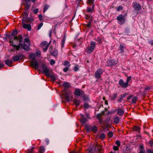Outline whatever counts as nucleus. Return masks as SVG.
I'll use <instances>...</instances> for the list:
<instances>
[{"instance_id": "nucleus-57", "label": "nucleus", "mask_w": 153, "mask_h": 153, "mask_svg": "<svg viewBox=\"0 0 153 153\" xmlns=\"http://www.w3.org/2000/svg\"><path fill=\"white\" fill-rule=\"evenodd\" d=\"M113 149L114 151H117L119 149V148L117 146H114L113 147Z\"/></svg>"}, {"instance_id": "nucleus-13", "label": "nucleus", "mask_w": 153, "mask_h": 153, "mask_svg": "<svg viewBox=\"0 0 153 153\" xmlns=\"http://www.w3.org/2000/svg\"><path fill=\"white\" fill-rule=\"evenodd\" d=\"M87 150L88 153H95V152H96L94 144L89 147L87 149Z\"/></svg>"}, {"instance_id": "nucleus-36", "label": "nucleus", "mask_w": 153, "mask_h": 153, "mask_svg": "<svg viewBox=\"0 0 153 153\" xmlns=\"http://www.w3.org/2000/svg\"><path fill=\"white\" fill-rule=\"evenodd\" d=\"M64 65L66 66V67H69L70 66V64L68 61H66L64 63Z\"/></svg>"}, {"instance_id": "nucleus-6", "label": "nucleus", "mask_w": 153, "mask_h": 153, "mask_svg": "<svg viewBox=\"0 0 153 153\" xmlns=\"http://www.w3.org/2000/svg\"><path fill=\"white\" fill-rule=\"evenodd\" d=\"M62 94L64 96L65 98L67 101H69L70 97L71 91H67L65 88H64Z\"/></svg>"}, {"instance_id": "nucleus-59", "label": "nucleus", "mask_w": 153, "mask_h": 153, "mask_svg": "<svg viewBox=\"0 0 153 153\" xmlns=\"http://www.w3.org/2000/svg\"><path fill=\"white\" fill-rule=\"evenodd\" d=\"M120 142L119 140H117L116 142V144L118 146H120Z\"/></svg>"}, {"instance_id": "nucleus-60", "label": "nucleus", "mask_w": 153, "mask_h": 153, "mask_svg": "<svg viewBox=\"0 0 153 153\" xmlns=\"http://www.w3.org/2000/svg\"><path fill=\"white\" fill-rule=\"evenodd\" d=\"M25 42H26L27 43H28L29 44V39L28 38H26L25 39Z\"/></svg>"}, {"instance_id": "nucleus-53", "label": "nucleus", "mask_w": 153, "mask_h": 153, "mask_svg": "<svg viewBox=\"0 0 153 153\" xmlns=\"http://www.w3.org/2000/svg\"><path fill=\"white\" fill-rule=\"evenodd\" d=\"M79 69V66L78 65H77L75 66L74 68V71H76L78 70Z\"/></svg>"}, {"instance_id": "nucleus-47", "label": "nucleus", "mask_w": 153, "mask_h": 153, "mask_svg": "<svg viewBox=\"0 0 153 153\" xmlns=\"http://www.w3.org/2000/svg\"><path fill=\"white\" fill-rule=\"evenodd\" d=\"M113 135V132L111 131H110L108 133V136L109 138H111Z\"/></svg>"}, {"instance_id": "nucleus-20", "label": "nucleus", "mask_w": 153, "mask_h": 153, "mask_svg": "<svg viewBox=\"0 0 153 153\" xmlns=\"http://www.w3.org/2000/svg\"><path fill=\"white\" fill-rule=\"evenodd\" d=\"M118 95V93H113L110 96V97L111 98V100H115L117 98Z\"/></svg>"}, {"instance_id": "nucleus-48", "label": "nucleus", "mask_w": 153, "mask_h": 153, "mask_svg": "<svg viewBox=\"0 0 153 153\" xmlns=\"http://www.w3.org/2000/svg\"><path fill=\"white\" fill-rule=\"evenodd\" d=\"M55 63V60L53 59H51L50 60V63L51 65H53Z\"/></svg>"}, {"instance_id": "nucleus-40", "label": "nucleus", "mask_w": 153, "mask_h": 153, "mask_svg": "<svg viewBox=\"0 0 153 153\" xmlns=\"http://www.w3.org/2000/svg\"><path fill=\"white\" fill-rule=\"evenodd\" d=\"M133 129L134 131H138L140 130V128L139 126H134L133 127Z\"/></svg>"}, {"instance_id": "nucleus-26", "label": "nucleus", "mask_w": 153, "mask_h": 153, "mask_svg": "<svg viewBox=\"0 0 153 153\" xmlns=\"http://www.w3.org/2000/svg\"><path fill=\"white\" fill-rule=\"evenodd\" d=\"M124 48L125 47L124 46L121 44H120L119 47V49L118 50L120 51V53H122L124 52Z\"/></svg>"}, {"instance_id": "nucleus-49", "label": "nucleus", "mask_w": 153, "mask_h": 153, "mask_svg": "<svg viewBox=\"0 0 153 153\" xmlns=\"http://www.w3.org/2000/svg\"><path fill=\"white\" fill-rule=\"evenodd\" d=\"M123 9V7L121 6H119L117 9V11H120Z\"/></svg>"}, {"instance_id": "nucleus-9", "label": "nucleus", "mask_w": 153, "mask_h": 153, "mask_svg": "<svg viewBox=\"0 0 153 153\" xmlns=\"http://www.w3.org/2000/svg\"><path fill=\"white\" fill-rule=\"evenodd\" d=\"M31 66L35 68V69H38L39 68L38 62L35 59H32L30 62Z\"/></svg>"}, {"instance_id": "nucleus-27", "label": "nucleus", "mask_w": 153, "mask_h": 153, "mask_svg": "<svg viewBox=\"0 0 153 153\" xmlns=\"http://www.w3.org/2000/svg\"><path fill=\"white\" fill-rule=\"evenodd\" d=\"M50 52L51 54L54 56H57L58 54V52L57 50H54L53 51H50Z\"/></svg>"}, {"instance_id": "nucleus-14", "label": "nucleus", "mask_w": 153, "mask_h": 153, "mask_svg": "<svg viewBox=\"0 0 153 153\" xmlns=\"http://www.w3.org/2000/svg\"><path fill=\"white\" fill-rule=\"evenodd\" d=\"M10 43L11 45L16 50H19L20 49V47L21 48V46L19 45H19H16L14 43L13 40H10Z\"/></svg>"}, {"instance_id": "nucleus-34", "label": "nucleus", "mask_w": 153, "mask_h": 153, "mask_svg": "<svg viewBox=\"0 0 153 153\" xmlns=\"http://www.w3.org/2000/svg\"><path fill=\"white\" fill-rule=\"evenodd\" d=\"M94 39L95 41L98 42L99 44H100L102 43V39L100 37H97V38H95Z\"/></svg>"}, {"instance_id": "nucleus-54", "label": "nucleus", "mask_w": 153, "mask_h": 153, "mask_svg": "<svg viewBox=\"0 0 153 153\" xmlns=\"http://www.w3.org/2000/svg\"><path fill=\"white\" fill-rule=\"evenodd\" d=\"M102 114H97V117L98 120L101 119Z\"/></svg>"}, {"instance_id": "nucleus-3", "label": "nucleus", "mask_w": 153, "mask_h": 153, "mask_svg": "<svg viewBox=\"0 0 153 153\" xmlns=\"http://www.w3.org/2000/svg\"><path fill=\"white\" fill-rule=\"evenodd\" d=\"M117 23L120 25H122L125 23L126 19L125 16L122 14L119 15L117 18Z\"/></svg>"}, {"instance_id": "nucleus-41", "label": "nucleus", "mask_w": 153, "mask_h": 153, "mask_svg": "<svg viewBox=\"0 0 153 153\" xmlns=\"http://www.w3.org/2000/svg\"><path fill=\"white\" fill-rule=\"evenodd\" d=\"M85 109H87L90 107V105L87 103H85L83 105Z\"/></svg>"}, {"instance_id": "nucleus-38", "label": "nucleus", "mask_w": 153, "mask_h": 153, "mask_svg": "<svg viewBox=\"0 0 153 153\" xmlns=\"http://www.w3.org/2000/svg\"><path fill=\"white\" fill-rule=\"evenodd\" d=\"M105 137V134L104 133H102L100 135L99 138L101 139H104Z\"/></svg>"}, {"instance_id": "nucleus-63", "label": "nucleus", "mask_w": 153, "mask_h": 153, "mask_svg": "<svg viewBox=\"0 0 153 153\" xmlns=\"http://www.w3.org/2000/svg\"><path fill=\"white\" fill-rule=\"evenodd\" d=\"M139 153H145V151L144 149L141 150Z\"/></svg>"}, {"instance_id": "nucleus-28", "label": "nucleus", "mask_w": 153, "mask_h": 153, "mask_svg": "<svg viewBox=\"0 0 153 153\" xmlns=\"http://www.w3.org/2000/svg\"><path fill=\"white\" fill-rule=\"evenodd\" d=\"M73 102L76 106H79L80 103V101L77 99H74L73 100Z\"/></svg>"}, {"instance_id": "nucleus-24", "label": "nucleus", "mask_w": 153, "mask_h": 153, "mask_svg": "<svg viewBox=\"0 0 153 153\" xmlns=\"http://www.w3.org/2000/svg\"><path fill=\"white\" fill-rule=\"evenodd\" d=\"M94 146L95 147V150L96 152H100V151L102 149V147L99 144H97L96 145H95V144H94Z\"/></svg>"}, {"instance_id": "nucleus-62", "label": "nucleus", "mask_w": 153, "mask_h": 153, "mask_svg": "<svg viewBox=\"0 0 153 153\" xmlns=\"http://www.w3.org/2000/svg\"><path fill=\"white\" fill-rule=\"evenodd\" d=\"M133 97V96L132 95H131L127 97V100L129 102V100Z\"/></svg>"}, {"instance_id": "nucleus-22", "label": "nucleus", "mask_w": 153, "mask_h": 153, "mask_svg": "<svg viewBox=\"0 0 153 153\" xmlns=\"http://www.w3.org/2000/svg\"><path fill=\"white\" fill-rule=\"evenodd\" d=\"M117 114L120 116L123 115L124 113V111L123 109L119 108L117 109Z\"/></svg>"}, {"instance_id": "nucleus-56", "label": "nucleus", "mask_w": 153, "mask_h": 153, "mask_svg": "<svg viewBox=\"0 0 153 153\" xmlns=\"http://www.w3.org/2000/svg\"><path fill=\"white\" fill-rule=\"evenodd\" d=\"M131 76H129L127 77L126 82H127L128 84V83L130 80L131 79Z\"/></svg>"}, {"instance_id": "nucleus-4", "label": "nucleus", "mask_w": 153, "mask_h": 153, "mask_svg": "<svg viewBox=\"0 0 153 153\" xmlns=\"http://www.w3.org/2000/svg\"><path fill=\"white\" fill-rule=\"evenodd\" d=\"M42 68L43 70V72L47 76H50V74L49 73V70L48 67H47L45 64L42 65Z\"/></svg>"}, {"instance_id": "nucleus-31", "label": "nucleus", "mask_w": 153, "mask_h": 153, "mask_svg": "<svg viewBox=\"0 0 153 153\" xmlns=\"http://www.w3.org/2000/svg\"><path fill=\"white\" fill-rule=\"evenodd\" d=\"M66 40L65 37L64 36L62 41L61 42V47L63 48L64 47V44L65 43V41Z\"/></svg>"}, {"instance_id": "nucleus-32", "label": "nucleus", "mask_w": 153, "mask_h": 153, "mask_svg": "<svg viewBox=\"0 0 153 153\" xmlns=\"http://www.w3.org/2000/svg\"><path fill=\"white\" fill-rule=\"evenodd\" d=\"M120 119L118 117H115L114 118V122L115 124H117L119 123Z\"/></svg>"}, {"instance_id": "nucleus-42", "label": "nucleus", "mask_w": 153, "mask_h": 153, "mask_svg": "<svg viewBox=\"0 0 153 153\" xmlns=\"http://www.w3.org/2000/svg\"><path fill=\"white\" fill-rule=\"evenodd\" d=\"M87 12L88 13H92L93 12V10L90 7H87Z\"/></svg>"}, {"instance_id": "nucleus-55", "label": "nucleus", "mask_w": 153, "mask_h": 153, "mask_svg": "<svg viewBox=\"0 0 153 153\" xmlns=\"http://www.w3.org/2000/svg\"><path fill=\"white\" fill-rule=\"evenodd\" d=\"M87 2L88 4H91L94 3V0H88Z\"/></svg>"}, {"instance_id": "nucleus-12", "label": "nucleus", "mask_w": 153, "mask_h": 153, "mask_svg": "<svg viewBox=\"0 0 153 153\" xmlns=\"http://www.w3.org/2000/svg\"><path fill=\"white\" fill-rule=\"evenodd\" d=\"M74 94L75 95L77 96H82L84 94V91H83L80 90L79 89H77L75 90Z\"/></svg>"}, {"instance_id": "nucleus-5", "label": "nucleus", "mask_w": 153, "mask_h": 153, "mask_svg": "<svg viewBox=\"0 0 153 153\" xmlns=\"http://www.w3.org/2000/svg\"><path fill=\"white\" fill-rule=\"evenodd\" d=\"M103 72L102 69L99 68L96 71L94 74L95 78L98 79H100L101 77V75Z\"/></svg>"}, {"instance_id": "nucleus-45", "label": "nucleus", "mask_w": 153, "mask_h": 153, "mask_svg": "<svg viewBox=\"0 0 153 153\" xmlns=\"http://www.w3.org/2000/svg\"><path fill=\"white\" fill-rule=\"evenodd\" d=\"M146 153H153V149H148L146 150Z\"/></svg>"}, {"instance_id": "nucleus-37", "label": "nucleus", "mask_w": 153, "mask_h": 153, "mask_svg": "<svg viewBox=\"0 0 153 153\" xmlns=\"http://www.w3.org/2000/svg\"><path fill=\"white\" fill-rule=\"evenodd\" d=\"M35 54H36V55L38 57H40L41 55L40 51L38 50H37L36 51L35 53Z\"/></svg>"}, {"instance_id": "nucleus-1", "label": "nucleus", "mask_w": 153, "mask_h": 153, "mask_svg": "<svg viewBox=\"0 0 153 153\" xmlns=\"http://www.w3.org/2000/svg\"><path fill=\"white\" fill-rule=\"evenodd\" d=\"M18 32L16 30H13L11 33V35L8 34L7 37L10 39V40H12L11 39V36H14L13 39L18 41L19 42H22L23 39L21 35H19L18 36H16Z\"/></svg>"}, {"instance_id": "nucleus-51", "label": "nucleus", "mask_w": 153, "mask_h": 153, "mask_svg": "<svg viewBox=\"0 0 153 153\" xmlns=\"http://www.w3.org/2000/svg\"><path fill=\"white\" fill-rule=\"evenodd\" d=\"M49 77H50L51 79L55 81L56 80V78L54 75H51L50 76H48Z\"/></svg>"}, {"instance_id": "nucleus-35", "label": "nucleus", "mask_w": 153, "mask_h": 153, "mask_svg": "<svg viewBox=\"0 0 153 153\" xmlns=\"http://www.w3.org/2000/svg\"><path fill=\"white\" fill-rule=\"evenodd\" d=\"M49 7V5L48 4H46L44 8L43 12L45 13L48 9Z\"/></svg>"}, {"instance_id": "nucleus-25", "label": "nucleus", "mask_w": 153, "mask_h": 153, "mask_svg": "<svg viewBox=\"0 0 153 153\" xmlns=\"http://www.w3.org/2000/svg\"><path fill=\"white\" fill-rule=\"evenodd\" d=\"M5 64L8 65L9 66H12V65H11L13 63V61L12 60H7L4 61Z\"/></svg>"}, {"instance_id": "nucleus-17", "label": "nucleus", "mask_w": 153, "mask_h": 153, "mask_svg": "<svg viewBox=\"0 0 153 153\" xmlns=\"http://www.w3.org/2000/svg\"><path fill=\"white\" fill-rule=\"evenodd\" d=\"M108 66H111L115 65L117 63V62L114 59L108 60L107 61Z\"/></svg>"}, {"instance_id": "nucleus-10", "label": "nucleus", "mask_w": 153, "mask_h": 153, "mask_svg": "<svg viewBox=\"0 0 153 153\" xmlns=\"http://www.w3.org/2000/svg\"><path fill=\"white\" fill-rule=\"evenodd\" d=\"M41 45L43 50V51L45 52L47 50L49 45L48 44L47 42L44 41L42 42L41 43Z\"/></svg>"}, {"instance_id": "nucleus-29", "label": "nucleus", "mask_w": 153, "mask_h": 153, "mask_svg": "<svg viewBox=\"0 0 153 153\" xmlns=\"http://www.w3.org/2000/svg\"><path fill=\"white\" fill-rule=\"evenodd\" d=\"M63 86L65 88H68L69 87L70 84L66 82H65L63 84Z\"/></svg>"}, {"instance_id": "nucleus-7", "label": "nucleus", "mask_w": 153, "mask_h": 153, "mask_svg": "<svg viewBox=\"0 0 153 153\" xmlns=\"http://www.w3.org/2000/svg\"><path fill=\"white\" fill-rule=\"evenodd\" d=\"M24 58V56L23 54H20L18 55H16L14 56H13L11 57V59L14 62L18 61L19 60H22Z\"/></svg>"}, {"instance_id": "nucleus-58", "label": "nucleus", "mask_w": 153, "mask_h": 153, "mask_svg": "<svg viewBox=\"0 0 153 153\" xmlns=\"http://www.w3.org/2000/svg\"><path fill=\"white\" fill-rule=\"evenodd\" d=\"M69 69V67H66V68H65L63 69V71L65 72H66Z\"/></svg>"}, {"instance_id": "nucleus-16", "label": "nucleus", "mask_w": 153, "mask_h": 153, "mask_svg": "<svg viewBox=\"0 0 153 153\" xmlns=\"http://www.w3.org/2000/svg\"><path fill=\"white\" fill-rule=\"evenodd\" d=\"M19 42V45L21 46V48H22L26 51L29 50V46L28 45H27V44H26L25 42H24L23 44L21 43V42Z\"/></svg>"}, {"instance_id": "nucleus-23", "label": "nucleus", "mask_w": 153, "mask_h": 153, "mask_svg": "<svg viewBox=\"0 0 153 153\" xmlns=\"http://www.w3.org/2000/svg\"><path fill=\"white\" fill-rule=\"evenodd\" d=\"M94 146L95 147V150L96 152H100V151L102 149V147L99 144H97L96 145H95V144H94Z\"/></svg>"}, {"instance_id": "nucleus-43", "label": "nucleus", "mask_w": 153, "mask_h": 153, "mask_svg": "<svg viewBox=\"0 0 153 153\" xmlns=\"http://www.w3.org/2000/svg\"><path fill=\"white\" fill-rule=\"evenodd\" d=\"M83 95V97L84 100L88 101L89 100V98L86 95H84V94Z\"/></svg>"}, {"instance_id": "nucleus-18", "label": "nucleus", "mask_w": 153, "mask_h": 153, "mask_svg": "<svg viewBox=\"0 0 153 153\" xmlns=\"http://www.w3.org/2000/svg\"><path fill=\"white\" fill-rule=\"evenodd\" d=\"M26 23H22L23 25V27L26 29H27L28 30L30 31L31 30V26L30 24H27Z\"/></svg>"}, {"instance_id": "nucleus-8", "label": "nucleus", "mask_w": 153, "mask_h": 153, "mask_svg": "<svg viewBox=\"0 0 153 153\" xmlns=\"http://www.w3.org/2000/svg\"><path fill=\"white\" fill-rule=\"evenodd\" d=\"M132 6L133 8L136 11H139L141 9V5L140 4L136 2H134L132 3Z\"/></svg>"}, {"instance_id": "nucleus-46", "label": "nucleus", "mask_w": 153, "mask_h": 153, "mask_svg": "<svg viewBox=\"0 0 153 153\" xmlns=\"http://www.w3.org/2000/svg\"><path fill=\"white\" fill-rule=\"evenodd\" d=\"M91 126H86V128L87 131H91Z\"/></svg>"}, {"instance_id": "nucleus-44", "label": "nucleus", "mask_w": 153, "mask_h": 153, "mask_svg": "<svg viewBox=\"0 0 153 153\" xmlns=\"http://www.w3.org/2000/svg\"><path fill=\"white\" fill-rule=\"evenodd\" d=\"M148 144L150 145V147H152L153 146V141L152 140L149 141Z\"/></svg>"}, {"instance_id": "nucleus-30", "label": "nucleus", "mask_w": 153, "mask_h": 153, "mask_svg": "<svg viewBox=\"0 0 153 153\" xmlns=\"http://www.w3.org/2000/svg\"><path fill=\"white\" fill-rule=\"evenodd\" d=\"M45 151V148L43 146H41L39 149V152L40 153H43Z\"/></svg>"}, {"instance_id": "nucleus-33", "label": "nucleus", "mask_w": 153, "mask_h": 153, "mask_svg": "<svg viewBox=\"0 0 153 153\" xmlns=\"http://www.w3.org/2000/svg\"><path fill=\"white\" fill-rule=\"evenodd\" d=\"M97 131V127L96 126H94L93 127H91V131H92L94 132H96Z\"/></svg>"}, {"instance_id": "nucleus-52", "label": "nucleus", "mask_w": 153, "mask_h": 153, "mask_svg": "<svg viewBox=\"0 0 153 153\" xmlns=\"http://www.w3.org/2000/svg\"><path fill=\"white\" fill-rule=\"evenodd\" d=\"M43 25V23L42 22V23H40L38 26V27H37L38 30H39L40 29L41 27Z\"/></svg>"}, {"instance_id": "nucleus-61", "label": "nucleus", "mask_w": 153, "mask_h": 153, "mask_svg": "<svg viewBox=\"0 0 153 153\" xmlns=\"http://www.w3.org/2000/svg\"><path fill=\"white\" fill-rule=\"evenodd\" d=\"M30 57L33 59H35L34 58L35 57V55L34 54L32 53L30 54Z\"/></svg>"}, {"instance_id": "nucleus-15", "label": "nucleus", "mask_w": 153, "mask_h": 153, "mask_svg": "<svg viewBox=\"0 0 153 153\" xmlns=\"http://www.w3.org/2000/svg\"><path fill=\"white\" fill-rule=\"evenodd\" d=\"M119 85L121 86L122 87L125 88L127 87L128 85L127 82H124L123 80L122 79L120 80L119 82Z\"/></svg>"}, {"instance_id": "nucleus-11", "label": "nucleus", "mask_w": 153, "mask_h": 153, "mask_svg": "<svg viewBox=\"0 0 153 153\" xmlns=\"http://www.w3.org/2000/svg\"><path fill=\"white\" fill-rule=\"evenodd\" d=\"M23 19H22V23H27V21L31 22L29 19H27V14L26 12H25L23 15Z\"/></svg>"}, {"instance_id": "nucleus-19", "label": "nucleus", "mask_w": 153, "mask_h": 153, "mask_svg": "<svg viewBox=\"0 0 153 153\" xmlns=\"http://www.w3.org/2000/svg\"><path fill=\"white\" fill-rule=\"evenodd\" d=\"M127 95V93H125L123 94H122L120 96V97L118 100H117L118 102H121L122 100Z\"/></svg>"}, {"instance_id": "nucleus-2", "label": "nucleus", "mask_w": 153, "mask_h": 153, "mask_svg": "<svg viewBox=\"0 0 153 153\" xmlns=\"http://www.w3.org/2000/svg\"><path fill=\"white\" fill-rule=\"evenodd\" d=\"M90 46L87 47L86 49V52L88 53H90L92 52L95 47L96 43L93 41H91L90 43Z\"/></svg>"}, {"instance_id": "nucleus-64", "label": "nucleus", "mask_w": 153, "mask_h": 153, "mask_svg": "<svg viewBox=\"0 0 153 153\" xmlns=\"http://www.w3.org/2000/svg\"><path fill=\"white\" fill-rule=\"evenodd\" d=\"M33 11L34 13L36 14L38 12V9H36L34 10Z\"/></svg>"}, {"instance_id": "nucleus-21", "label": "nucleus", "mask_w": 153, "mask_h": 153, "mask_svg": "<svg viewBox=\"0 0 153 153\" xmlns=\"http://www.w3.org/2000/svg\"><path fill=\"white\" fill-rule=\"evenodd\" d=\"M81 119L80 120V122L83 124H85L87 121V119L82 114H80Z\"/></svg>"}, {"instance_id": "nucleus-39", "label": "nucleus", "mask_w": 153, "mask_h": 153, "mask_svg": "<svg viewBox=\"0 0 153 153\" xmlns=\"http://www.w3.org/2000/svg\"><path fill=\"white\" fill-rule=\"evenodd\" d=\"M137 100V97H133L132 99L131 102L132 103H135L136 102Z\"/></svg>"}, {"instance_id": "nucleus-50", "label": "nucleus", "mask_w": 153, "mask_h": 153, "mask_svg": "<svg viewBox=\"0 0 153 153\" xmlns=\"http://www.w3.org/2000/svg\"><path fill=\"white\" fill-rule=\"evenodd\" d=\"M99 123L101 126L102 127L104 125L102 124V119L98 120Z\"/></svg>"}]
</instances>
